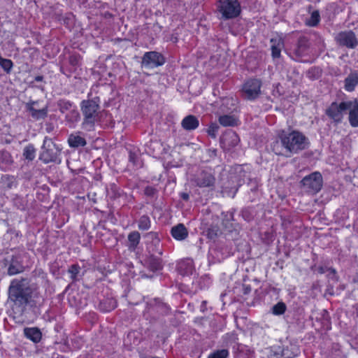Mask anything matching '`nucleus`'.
<instances>
[{"instance_id": "58836bf2", "label": "nucleus", "mask_w": 358, "mask_h": 358, "mask_svg": "<svg viewBox=\"0 0 358 358\" xmlns=\"http://www.w3.org/2000/svg\"><path fill=\"white\" fill-rule=\"evenodd\" d=\"M105 15H106V17L107 16V17H110L112 16V15L110 13H106Z\"/></svg>"}, {"instance_id": "4c0bfd02", "label": "nucleus", "mask_w": 358, "mask_h": 358, "mask_svg": "<svg viewBox=\"0 0 358 358\" xmlns=\"http://www.w3.org/2000/svg\"><path fill=\"white\" fill-rule=\"evenodd\" d=\"M105 15H106V17L107 16V17H110L112 16V15L110 13H106Z\"/></svg>"}, {"instance_id": "f704fd0d", "label": "nucleus", "mask_w": 358, "mask_h": 358, "mask_svg": "<svg viewBox=\"0 0 358 358\" xmlns=\"http://www.w3.org/2000/svg\"><path fill=\"white\" fill-rule=\"evenodd\" d=\"M181 196L185 200H187L189 199V195L186 193H182Z\"/></svg>"}, {"instance_id": "4468645a", "label": "nucleus", "mask_w": 358, "mask_h": 358, "mask_svg": "<svg viewBox=\"0 0 358 358\" xmlns=\"http://www.w3.org/2000/svg\"><path fill=\"white\" fill-rule=\"evenodd\" d=\"M239 142V138L237 134L233 131L227 132L222 138V143L224 146L234 147Z\"/></svg>"}, {"instance_id": "f8f14e48", "label": "nucleus", "mask_w": 358, "mask_h": 358, "mask_svg": "<svg viewBox=\"0 0 358 358\" xmlns=\"http://www.w3.org/2000/svg\"><path fill=\"white\" fill-rule=\"evenodd\" d=\"M215 183V178L210 173L203 172L197 178V185L200 187H211Z\"/></svg>"}, {"instance_id": "4be33fe9", "label": "nucleus", "mask_w": 358, "mask_h": 358, "mask_svg": "<svg viewBox=\"0 0 358 358\" xmlns=\"http://www.w3.org/2000/svg\"><path fill=\"white\" fill-rule=\"evenodd\" d=\"M35 149L32 145H28L24 148L23 155L29 160H32L35 157Z\"/></svg>"}, {"instance_id": "7ed1b4c3", "label": "nucleus", "mask_w": 358, "mask_h": 358, "mask_svg": "<svg viewBox=\"0 0 358 358\" xmlns=\"http://www.w3.org/2000/svg\"><path fill=\"white\" fill-rule=\"evenodd\" d=\"M80 107L84 116L83 125L92 127L97 120L99 104L94 100H84Z\"/></svg>"}, {"instance_id": "b1692460", "label": "nucleus", "mask_w": 358, "mask_h": 358, "mask_svg": "<svg viewBox=\"0 0 358 358\" xmlns=\"http://www.w3.org/2000/svg\"><path fill=\"white\" fill-rule=\"evenodd\" d=\"M150 227V219L147 216H143L138 222V228L142 230H147Z\"/></svg>"}, {"instance_id": "1a4fd4ad", "label": "nucleus", "mask_w": 358, "mask_h": 358, "mask_svg": "<svg viewBox=\"0 0 358 358\" xmlns=\"http://www.w3.org/2000/svg\"><path fill=\"white\" fill-rule=\"evenodd\" d=\"M336 39L340 45L349 48H354L357 45V41L352 31L341 32L336 36Z\"/></svg>"}, {"instance_id": "dca6fc26", "label": "nucleus", "mask_w": 358, "mask_h": 358, "mask_svg": "<svg viewBox=\"0 0 358 358\" xmlns=\"http://www.w3.org/2000/svg\"><path fill=\"white\" fill-rule=\"evenodd\" d=\"M358 84V73H351L345 80V89L348 92H352Z\"/></svg>"}, {"instance_id": "5701e85b", "label": "nucleus", "mask_w": 358, "mask_h": 358, "mask_svg": "<svg viewBox=\"0 0 358 358\" xmlns=\"http://www.w3.org/2000/svg\"><path fill=\"white\" fill-rule=\"evenodd\" d=\"M229 351L225 349L219 350L210 354L208 358H228Z\"/></svg>"}, {"instance_id": "9d476101", "label": "nucleus", "mask_w": 358, "mask_h": 358, "mask_svg": "<svg viewBox=\"0 0 358 358\" xmlns=\"http://www.w3.org/2000/svg\"><path fill=\"white\" fill-rule=\"evenodd\" d=\"M24 334L26 338L34 343H38L42 338V334L40 329L36 327L25 328L24 329Z\"/></svg>"}, {"instance_id": "a878e982", "label": "nucleus", "mask_w": 358, "mask_h": 358, "mask_svg": "<svg viewBox=\"0 0 358 358\" xmlns=\"http://www.w3.org/2000/svg\"><path fill=\"white\" fill-rule=\"evenodd\" d=\"M218 129H219V126L217 125V124L211 123L207 129V133L211 137L215 138L217 133L218 131Z\"/></svg>"}, {"instance_id": "39448f33", "label": "nucleus", "mask_w": 358, "mask_h": 358, "mask_svg": "<svg viewBox=\"0 0 358 358\" xmlns=\"http://www.w3.org/2000/svg\"><path fill=\"white\" fill-rule=\"evenodd\" d=\"M59 152L58 148L51 139L45 138L43 141L40 159L45 163L55 161Z\"/></svg>"}, {"instance_id": "bb28decb", "label": "nucleus", "mask_w": 358, "mask_h": 358, "mask_svg": "<svg viewBox=\"0 0 358 358\" xmlns=\"http://www.w3.org/2000/svg\"><path fill=\"white\" fill-rule=\"evenodd\" d=\"M285 305L283 303H278L273 308V313L274 315H281L285 311Z\"/></svg>"}, {"instance_id": "0eeeda50", "label": "nucleus", "mask_w": 358, "mask_h": 358, "mask_svg": "<svg viewBox=\"0 0 358 358\" xmlns=\"http://www.w3.org/2000/svg\"><path fill=\"white\" fill-rule=\"evenodd\" d=\"M164 62L165 59L163 55L155 51L145 52L142 59V64L150 69L162 66Z\"/></svg>"}, {"instance_id": "c756f323", "label": "nucleus", "mask_w": 358, "mask_h": 358, "mask_svg": "<svg viewBox=\"0 0 358 358\" xmlns=\"http://www.w3.org/2000/svg\"><path fill=\"white\" fill-rule=\"evenodd\" d=\"M320 15L318 10H314L311 13L310 19L307 22H320Z\"/></svg>"}, {"instance_id": "a19ab883", "label": "nucleus", "mask_w": 358, "mask_h": 358, "mask_svg": "<svg viewBox=\"0 0 358 358\" xmlns=\"http://www.w3.org/2000/svg\"><path fill=\"white\" fill-rule=\"evenodd\" d=\"M301 53H302L301 52H297V54H298V55H300Z\"/></svg>"}, {"instance_id": "393cba45", "label": "nucleus", "mask_w": 358, "mask_h": 358, "mask_svg": "<svg viewBox=\"0 0 358 358\" xmlns=\"http://www.w3.org/2000/svg\"><path fill=\"white\" fill-rule=\"evenodd\" d=\"M9 293L10 297L15 298V299H17L21 295L17 285H15L14 282H12L10 287Z\"/></svg>"}, {"instance_id": "6ab92c4d", "label": "nucleus", "mask_w": 358, "mask_h": 358, "mask_svg": "<svg viewBox=\"0 0 358 358\" xmlns=\"http://www.w3.org/2000/svg\"><path fill=\"white\" fill-rule=\"evenodd\" d=\"M69 143L71 147L84 146L86 144L85 140L78 134H72L69 138Z\"/></svg>"}, {"instance_id": "20e7f679", "label": "nucleus", "mask_w": 358, "mask_h": 358, "mask_svg": "<svg viewBox=\"0 0 358 358\" xmlns=\"http://www.w3.org/2000/svg\"><path fill=\"white\" fill-rule=\"evenodd\" d=\"M220 11L225 20L238 17L241 11L238 0H220Z\"/></svg>"}, {"instance_id": "2f4dec72", "label": "nucleus", "mask_w": 358, "mask_h": 358, "mask_svg": "<svg viewBox=\"0 0 358 358\" xmlns=\"http://www.w3.org/2000/svg\"><path fill=\"white\" fill-rule=\"evenodd\" d=\"M20 271L18 270V269H16L13 266H10L9 268H8V273L9 275H15V274H17L18 273H20Z\"/></svg>"}, {"instance_id": "cd10ccee", "label": "nucleus", "mask_w": 358, "mask_h": 358, "mask_svg": "<svg viewBox=\"0 0 358 358\" xmlns=\"http://www.w3.org/2000/svg\"><path fill=\"white\" fill-rule=\"evenodd\" d=\"M1 66L7 72H9L13 67V62L8 59H3L0 62Z\"/></svg>"}, {"instance_id": "f03ea898", "label": "nucleus", "mask_w": 358, "mask_h": 358, "mask_svg": "<svg viewBox=\"0 0 358 358\" xmlns=\"http://www.w3.org/2000/svg\"><path fill=\"white\" fill-rule=\"evenodd\" d=\"M279 138L284 148L290 152L296 153L303 150L308 145V140L301 132L293 131L290 133L282 131Z\"/></svg>"}, {"instance_id": "c9c22d12", "label": "nucleus", "mask_w": 358, "mask_h": 358, "mask_svg": "<svg viewBox=\"0 0 358 358\" xmlns=\"http://www.w3.org/2000/svg\"><path fill=\"white\" fill-rule=\"evenodd\" d=\"M115 305L114 304V305H113V306H112V307H110V308H106V309H105V310H106V311H110V310H112V309L115 308Z\"/></svg>"}, {"instance_id": "72a5a7b5", "label": "nucleus", "mask_w": 358, "mask_h": 358, "mask_svg": "<svg viewBox=\"0 0 358 358\" xmlns=\"http://www.w3.org/2000/svg\"><path fill=\"white\" fill-rule=\"evenodd\" d=\"M74 16L71 13L67 14V15L65 17V18H63L62 20L66 22V20L71 21Z\"/></svg>"}, {"instance_id": "2eb2a0df", "label": "nucleus", "mask_w": 358, "mask_h": 358, "mask_svg": "<svg viewBox=\"0 0 358 358\" xmlns=\"http://www.w3.org/2000/svg\"><path fill=\"white\" fill-rule=\"evenodd\" d=\"M271 52L273 58H278L280 55L281 50L284 47L283 41L280 37L271 38Z\"/></svg>"}, {"instance_id": "412c9836", "label": "nucleus", "mask_w": 358, "mask_h": 358, "mask_svg": "<svg viewBox=\"0 0 358 358\" xmlns=\"http://www.w3.org/2000/svg\"><path fill=\"white\" fill-rule=\"evenodd\" d=\"M236 100L232 98H224L222 99V110H232L235 106Z\"/></svg>"}, {"instance_id": "f3484780", "label": "nucleus", "mask_w": 358, "mask_h": 358, "mask_svg": "<svg viewBox=\"0 0 358 358\" xmlns=\"http://www.w3.org/2000/svg\"><path fill=\"white\" fill-rule=\"evenodd\" d=\"M35 105L36 103H31L27 105L28 109L30 111L31 116L37 120L44 118L47 115L46 108L37 109L36 108Z\"/></svg>"}, {"instance_id": "e433bc0d", "label": "nucleus", "mask_w": 358, "mask_h": 358, "mask_svg": "<svg viewBox=\"0 0 358 358\" xmlns=\"http://www.w3.org/2000/svg\"><path fill=\"white\" fill-rule=\"evenodd\" d=\"M273 150H274L276 153H278V154H280V152H278V150L277 148H275V145H274V147H273Z\"/></svg>"}, {"instance_id": "aec40b11", "label": "nucleus", "mask_w": 358, "mask_h": 358, "mask_svg": "<svg viewBox=\"0 0 358 358\" xmlns=\"http://www.w3.org/2000/svg\"><path fill=\"white\" fill-rule=\"evenodd\" d=\"M140 237V234L137 231L130 233L128 236L129 248L135 249L139 243Z\"/></svg>"}, {"instance_id": "a211bd4d", "label": "nucleus", "mask_w": 358, "mask_h": 358, "mask_svg": "<svg viewBox=\"0 0 358 358\" xmlns=\"http://www.w3.org/2000/svg\"><path fill=\"white\" fill-rule=\"evenodd\" d=\"M219 122L224 127H231L238 124V120L234 115H222L219 118Z\"/></svg>"}, {"instance_id": "f257e3e1", "label": "nucleus", "mask_w": 358, "mask_h": 358, "mask_svg": "<svg viewBox=\"0 0 358 358\" xmlns=\"http://www.w3.org/2000/svg\"><path fill=\"white\" fill-rule=\"evenodd\" d=\"M352 127H358V101L357 99L333 102L326 110V114L335 122H341L345 114Z\"/></svg>"}, {"instance_id": "473e14b6", "label": "nucleus", "mask_w": 358, "mask_h": 358, "mask_svg": "<svg viewBox=\"0 0 358 358\" xmlns=\"http://www.w3.org/2000/svg\"><path fill=\"white\" fill-rule=\"evenodd\" d=\"M71 108V104L69 102H63V106L61 107V110L62 113L64 112V110H67Z\"/></svg>"}, {"instance_id": "ea45409f", "label": "nucleus", "mask_w": 358, "mask_h": 358, "mask_svg": "<svg viewBox=\"0 0 358 358\" xmlns=\"http://www.w3.org/2000/svg\"><path fill=\"white\" fill-rule=\"evenodd\" d=\"M320 273H324V269H323L322 268H320Z\"/></svg>"}, {"instance_id": "423d86ee", "label": "nucleus", "mask_w": 358, "mask_h": 358, "mask_svg": "<svg viewBox=\"0 0 358 358\" xmlns=\"http://www.w3.org/2000/svg\"><path fill=\"white\" fill-rule=\"evenodd\" d=\"M303 187L311 193L319 192L322 186V178L319 172L306 176L301 181Z\"/></svg>"}, {"instance_id": "c85d7f7f", "label": "nucleus", "mask_w": 358, "mask_h": 358, "mask_svg": "<svg viewBox=\"0 0 358 358\" xmlns=\"http://www.w3.org/2000/svg\"><path fill=\"white\" fill-rule=\"evenodd\" d=\"M79 117V113L78 111L76 110L71 111L70 114L66 115V120L72 122H78Z\"/></svg>"}, {"instance_id": "7c9ffc66", "label": "nucleus", "mask_w": 358, "mask_h": 358, "mask_svg": "<svg viewBox=\"0 0 358 358\" xmlns=\"http://www.w3.org/2000/svg\"><path fill=\"white\" fill-rule=\"evenodd\" d=\"M69 273H71V278L74 279V278H76V275L79 273V268L76 265H73L69 268Z\"/></svg>"}, {"instance_id": "ddd939ff", "label": "nucleus", "mask_w": 358, "mask_h": 358, "mask_svg": "<svg viewBox=\"0 0 358 358\" xmlns=\"http://www.w3.org/2000/svg\"><path fill=\"white\" fill-rule=\"evenodd\" d=\"M171 235L175 239L182 241L187 236L188 232L183 224H179L172 228Z\"/></svg>"}, {"instance_id": "9b49d317", "label": "nucleus", "mask_w": 358, "mask_h": 358, "mask_svg": "<svg viewBox=\"0 0 358 358\" xmlns=\"http://www.w3.org/2000/svg\"><path fill=\"white\" fill-rule=\"evenodd\" d=\"M181 124L184 129L189 131L196 129L199 125V122L195 116L189 115L182 120Z\"/></svg>"}, {"instance_id": "6e6552de", "label": "nucleus", "mask_w": 358, "mask_h": 358, "mask_svg": "<svg viewBox=\"0 0 358 358\" xmlns=\"http://www.w3.org/2000/svg\"><path fill=\"white\" fill-rule=\"evenodd\" d=\"M261 83L256 79L248 80L243 87L244 96L248 99H254L260 93Z\"/></svg>"}]
</instances>
